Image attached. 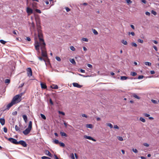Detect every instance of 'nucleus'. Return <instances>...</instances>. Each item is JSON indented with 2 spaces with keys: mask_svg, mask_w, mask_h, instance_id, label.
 <instances>
[{
  "mask_svg": "<svg viewBox=\"0 0 159 159\" xmlns=\"http://www.w3.org/2000/svg\"><path fill=\"white\" fill-rule=\"evenodd\" d=\"M37 29L38 32V36L40 42L35 41L34 46L36 50L39 52V47L40 46L42 52V55L43 57H47V54L46 50V44L43 39V34L42 33L41 26L40 25H36Z\"/></svg>",
  "mask_w": 159,
  "mask_h": 159,
  "instance_id": "obj_1",
  "label": "nucleus"
},
{
  "mask_svg": "<svg viewBox=\"0 0 159 159\" xmlns=\"http://www.w3.org/2000/svg\"><path fill=\"white\" fill-rule=\"evenodd\" d=\"M21 96L22 95H16L14 97L12 101L15 104L20 101H21L20 98H21Z\"/></svg>",
  "mask_w": 159,
  "mask_h": 159,
  "instance_id": "obj_2",
  "label": "nucleus"
},
{
  "mask_svg": "<svg viewBox=\"0 0 159 159\" xmlns=\"http://www.w3.org/2000/svg\"><path fill=\"white\" fill-rule=\"evenodd\" d=\"M8 140L11 143H13V144L16 145L18 144V142L17 141L16 139H15L12 138H10L8 139Z\"/></svg>",
  "mask_w": 159,
  "mask_h": 159,
  "instance_id": "obj_3",
  "label": "nucleus"
},
{
  "mask_svg": "<svg viewBox=\"0 0 159 159\" xmlns=\"http://www.w3.org/2000/svg\"><path fill=\"white\" fill-rule=\"evenodd\" d=\"M20 144L24 147H26L27 144L23 140H20L18 142V144Z\"/></svg>",
  "mask_w": 159,
  "mask_h": 159,
  "instance_id": "obj_4",
  "label": "nucleus"
},
{
  "mask_svg": "<svg viewBox=\"0 0 159 159\" xmlns=\"http://www.w3.org/2000/svg\"><path fill=\"white\" fill-rule=\"evenodd\" d=\"M27 74L28 76H31L32 75V72L31 69L30 68H28L27 70Z\"/></svg>",
  "mask_w": 159,
  "mask_h": 159,
  "instance_id": "obj_5",
  "label": "nucleus"
},
{
  "mask_svg": "<svg viewBox=\"0 0 159 159\" xmlns=\"http://www.w3.org/2000/svg\"><path fill=\"white\" fill-rule=\"evenodd\" d=\"M31 129L30 128H27L25 130L23 131V133L25 135L28 134L30 131Z\"/></svg>",
  "mask_w": 159,
  "mask_h": 159,
  "instance_id": "obj_6",
  "label": "nucleus"
},
{
  "mask_svg": "<svg viewBox=\"0 0 159 159\" xmlns=\"http://www.w3.org/2000/svg\"><path fill=\"white\" fill-rule=\"evenodd\" d=\"M26 12L29 15H30L33 13L32 9L29 7L26 8Z\"/></svg>",
  "mask_w": 159,
  "mask_h": 159,
  "instance_id": "obj_7",
  "label": "nucleus"
},
{
  "mask_svg": "<svg viewBox=\"0 0 159 159\" xmlns=\"http://www.w3.org/2000/svg\"><path fill=\"white\" fill-rule=\"evenodd\" d=\"M14 104H15L14 103L11 101V102L10 103H9L7 105L6 107V109L7 110H9V108Z\"/></svg>",
  "mask_w": 159,
  "mask_h": 159,
  "instance_id": "obj_8",
  "label": "nucleus"
},
{
  "mask_svg": "<svg viewBox=\"0 0 159 159\" xmlns=\"http://www.w3.org/2000/svg\"><path fill=\"white\" fill-rule=\"evenodd\" d=\"M84 138L86 139L92 140L93 141H94V142H95L96 141V140L95 139H94L92 137L90 136H89L84 135Z\"/></svg>",
  "mask_w": 159,
  "mask_h": 159,
  "instance_id": "obj_9",
  "label": "nucleus"
},
{
  "mask_svg": "<svg viewBox=\"0 0 159 159\" xmlns=\"http://www.w3.org/2000/svg\"><path fill=\"white\" fill-rule=\"evenodd\" d=\"M72 84L74 87H76L78 88H81L82 87V85H80L77 83H73Z\"/></svg>",
  "mask_w": 159,
  "mask_h": 159,
  "instance_id": "obj_10",
  "label": "nucleus"
},
{
  "mask_svg": "<svg viewBox=\"0 0 159 159\" xmlns=\"http://www.w3.org/2000/svg\"><path fill=\"white\" fill-rule=\"evenodd\" d=\"M36 25H40V21L39 17L35 18Z\"/></svg>",
  "mask_w": 159,
  "mask_h": 159,
  "instance_id": "obj_11",
  "label": "nucleus"
},
{
  "mask_svg": "<svg viewBox=\"0 0 159 159\" xmlns=\"http://www.w3.org/2000/svg\"><path fill=\"white\" fill-rule=\"evenodd\" d=\"M45 153L50 157H52V155L49 151L48 150H45L44 151Z\"/></svg>",
  "mask_w": 159,
  "mask_h": 159,
  "instance_id": "obj_12",
  "label": "nucleus"
},
{
  "mask_svg": "<svg viewBox=\"0 0 159 159\" xmlns=\"http://www.w3.org/2000/svg\"><path fill=\"white\" fill-rule=\"evenodd\" d=\"M0 123L2 125H4L5 123V119L3 118H0Z\"/></svg>",
  "mask_w": 159,
  "mask_h": 159,
  "instance_id": "obj_13",
  "label": "nucleus"
},
{
  "mask_svg": "<svg viewBox=\"0 0 159 159\" xmlns=\"http://www.w3.org/2000/svg\"><path fill=\"white\" fill-rule=\"evenodd\" d=\"M40 84L41 87L42 89H45L47 88V86L45 84L41 83Z\"/></svg>",
  "mask_w": 159,
  "mask_h": 159,
  "instance_id": "obj_14",
  "label": "nucleus"
},
{
  "mask_svg": "<svg viewBox=\"0 0 159 159\" xmlns=\"http://www.w3.org/2000/svg\"><path fill=\"white\" fill-rule=\"evenodd\" d=\"M86 126L87 128H89L90 129H92L93 128V126L91 124H86Z\"/></svg>",
  "mask_w": 159,
  "mask_h": 159,
  "instance_id": "obj_15",
  "label": "nucleus"
},
{
  "mask_svg": "<svg viewBox=\"0 0 159 159\" xmlns=\"http://www.w3.org/2000/svg\"><path fill=\"white\" fill-rule=\"evenodd\" d=\"M129 78L128 77L125 76H121L120 77V80H125L128 79Z\"/></svg>",
  "mask_w": 159,
  "mask_h": 159,
  "instance_id": "obj_16",
  "label": "nucleus"
},
{
  "mask_svg": "<svg viewBox=\"0 0 159 159\" xmlns=\"http://www.w3.org/2000/svg\"><path fill=\"white\" fill-rule=\"evenodd\" d=\"M22 117L23 118V119L25 121V123H26L27 121V117L26 115H23Z\"/></svg>",
  "mask_w": 159,
  "mask_h": 159,
  "instance_id": "obj_17",
  "label": "nucleus"
},
{
  "mask_svg": "<svg viewBox=\"0 0 159 159\" xmlns=\"http://www.w3.org/2000/svg\"><path fill=\"white\" fill-rule=\"evenodd\" d=\"M133 96L135 98L139 99H140V98L136 94L134 93L132 94Z\"/></svg>",
  "mask_w": 159,
  "mask_h": 159,
  "instance_id": "obj_18",
  "label": "nucleus"
},
{
  "mask_svg": "<svg viewBox=\"0 0 159 159\" xmlns=\"http://www.w3.org/2000/svg\"><path fill=\"white\" fill-rule=\"evenodd\" d=\"M70 61L71 63L73 64V65H75L76 62L75 61L74 59H71L70 60Z\"/></svg>",
  "mask_w": 159,
  "mask_h": 159,
  "instance_id": "obj_19",
  "label": "nucleus"
},
{
  "mask_svg": "<svg viewBox=\"0 0 159 159\" xmlns=\"http://www.w3.org/2000/svg\"><path fill=\"white\" fill-rule=\"evenodd\" d=\"M51 87L54 89H58V87L57 85H53L52 86H51Z\"/></svg>",
  "mask_w": 159,
  "mask_h": 159,
  "instance_id": "obj_20",
  "label": "nucleus"
},
{
  "mask_svg": "<svg viewBox=\"0 0 159 159\" xmlns=\"http://www.w3.org/2000/svg\"><path fill=\"white\" fill-rule=\"evenodd\" d=\"M28 127L31 129L32 128V122L31 121L29 122V125Z\"/></svg>",
  "mask_w": 159,
  "mask_h": 159,
  "instance_id": "obj_21",
  "label": "nucleus"
},
{
  "mask_svg": "<svg viewBox=\"0 0 159 159\" xmlns=\"http://www.w3.org/2000/svg\"><path fill=\"white\" fill-rule=\"evenodd\" d=\"M60 134L62 136H64L66 137H67V134L64 132H60Z\"/></svg>",
  "mask_w": 159,
  "mask_h": 159,
  "instance_id": "obj_22",
  "label": "nucleus"
},
{
  "mask_svg": "<svg viewBox=\"0 0 159 159\" xmlns=\"http://www.w3.org/2000/svg\"><path fill=\"white\" fill-rule=\"evenodd\" d=\"M121 43L124 44V45H126L127 44V43L126 41L124 39H123L121 40Z\"/></svg>",
  "mask_w": 159,
  "mask_h": 159,
  "instance_id": "obj_23",
  "label": "nucleus"
},
{
  "mask_svg": "<svg viewBox=\"0 0 159 159\" xmlns=\"http://www.w3.org/2000/svg\"><path fill=\"white\" fill-rule=\"evenodd\" d=\"M145 64L146 66H150L151 65V63L149 62H145Z\"/></svg>",
  "mask_w": 159,
  "mask_h": 159,
  "instance_id": "obj_24",
  "label": "nucleus"
},
{
  "mask_svg": "<svg viewBox=\"0 0 159 159\" xmlns=\"http://www.w3.org/2000/svg\"><path fill=\"white\" fill-rule=\"evenodd\" d=\"M137 73L134 72H132L130 73V75L133 76H135L137 75Z\"/></svg>",
  "mask_w": 159,
  "mask_h": 159,
  "instance_id": "obj_25",
  "label": "nucleus"
},
{
  "mask_svg": "<svg viewBox=\"0 0 159 159\" xmlns=\"http://www.w3.org/2000/svg\"><path fill=\"white\" fill-rule=\"evenodd\" d=\"M139 120L143 122H145V119L143 118V117H140L139 119Z\"/></svg>",
  "mask_w": 159,
  "mask_h": 159,
  "instance_id": "obj_26",
  "label": "nucleus"
},
{
  "mask_svg": "<svg viewBox=\"0 0 159 159\" xmlns=\"http://www.w3.org/2000/svg\"><path fill=\"white\" fill-rule=\"evenodd\" d=\"M15 129L16 131H20V128L17 125L15 126Z\"/></svg>",
  "mask_w": 159,
  "mask_h": 159,
  "instance_id": "obj_27",
  "label": "nucleus"
},
{
  "mask_svg": "<svg viewBox=\"0 0 159 159\" xmlns=\"http://www.w3.org/2000/svg\"><path fill=\"white\" fill-rule=\"evenodd\" d=\"M151 101L152 103H153L154 104H158V102L157 100H155L154 99H152Z\"/></svg>",
  "mask_w": 159,
  "mask_h": 159,
  "instance_id": "obj_28",
  "label": "nucleus"
},
{
  "mask_svg": "<svg viewBox=\"0 0 159 159\" xmlns=\"http://www.w3.org/2000/svg\"><path fill=\"white\" fill-rule=\"evenodd\" d=\"M107 125L108 126H109L111 128H113V125L111 123H107Z\"/></svg>",
  "mask_w": 159,
  "mask_h": 159,
  "instance_id": "obj_29",
  "label": "nucleus"
},
{
  "mask_svg": "<svg viewBox=\"0 0 159 159\" xmlns=\"http://www.w3.org/2000/svg\"><path fill=\"white\" fill-rule=\"evenodd\" d=\"M10 79H6L5 80V83H8L9 84L10 83Z\"/></svg>",
  "mask_w": 159,
  "mask_h": 159,
  "instance_id": "obj_30",
  "label": "nucleus"
},
{
  "mask_svg": "<svg viewBox=\"0 0 159 159\" xmlns=\"http://www.w3.org/2000/svg\"><path fill=\"white\" fill-rule=\"evenodd\" d=\"M71 158L72 159H75V157L74 154L73 153H71L70 156Z\"/></svg>",
  "mask_w": 159,
  "mask_h": 159,
  "instance_id": "obj_31",
  "label": "nucleus"
},
{
  "mask_svg": "<svg viewBox=\"0 0 159 159\" xmlns=\"http://www.w3.org/2000/svg\"><path fill=\"white\" fill-rule=\"evenodd\" d=\"M117 139L119 140L120 141H122L123 140V138L121 136H118Z\"/></svg>",
  "mask_w": 159,
  "mask_h": 159,
  "instance_id": "obj_32",
  "label": "nucleus"
},
{
  "mask_svg": "<svg viewBox=\"0 0 159 159\" xmlns=\"http://www.w3.org/2000/svg\"><path fill=\"white\" fill-rule=\"evenodd\" d=\"M59 144H60V145L61 147H64L65 146V144L63 143L59 142Z\"/></svg>",
  "mask_w": 159,
  "mask_h": 159,
  "instance_id": "obj_33",
  "label": "nucleus"
},
{
  "mask_svg": "<svg viewBox=\"0 0 159 159\" xmlns=\"http://www.w3.org/2000/svg\"><path fill=\"white\" fill-rule=\"evenodd\" d=\"M93 33L95 34V35H97L98 34V32L95 29H93Z\"/></svg>",
  "mask_w": 159,
  "mask_h": 159,
  "instance_id": "obj_34",
  "label": "nucleus"
},
{
  "mask_svg": "<svg viewBox=\"0 0 159 159\" xmlns=\"http://www.w3.org/2000/svg\"><path fill=\"white\" fill-rule=\"evenodd\" d=\"M40 116H41V117L42 118H43V119L44 120H45L46 119V117L43 114H41Z\"/></svg>",
  "mask_w": 159,
  "mask_h": 159,
  "instance_id": "obj_35",
  "label": "nucleus"
},
{
  "mask_svg": "<svg viewBox=\"0 0 159 159\" xmlns=\"http://www.w3.org/2000/svg\"><path fill=\"white\" fill-rule=\"evenodd\" d=\"M0 42L3 44H5L7 42L6 41L2 39L0 40Z\"/></svg>",
  "mask_w": 159,
  "mask_h": 159,
  "instance_id": "obj_36",
  "label": "nucleus"
},
{
  "mask_svg": "<svg viewBox=\"0 0 159 159\" xmlns=\"http://www.w3.org/2000/svg\"><path fill=\"white\" fill-rule=\"evenodd\" d=\"M131 45L133 46H134V47H136L137 46V44L133 42V43H131Z\"/></svg>",
  "mask_w": 159,
  "mask_h": 159,
  "instance_id": "obj_37",
  "label": "nucleus"
},
{
  "mask_svg": "<svg viewBox=\"0 0 159 159\" xmlns=\"http://www.w3.org/2000/svg\"><path fill=\"white\" fill-rule=\"evenodd\" d=\"M137 41L139 43H143V40L141 39H139L137 40Z\"/></svg>",
  "mask_w": 159,
  "mask_h": 159,
  "instance_id": "obj_38",
  "label": "nucleus"
},
{
  "mask_svg": "<svg viewBox=\"0 0 159 159\" xmlns=\"http://www.w3.org/2000/svg\"><path fill=\"white\" fill-rule=\"evenodd\" d=\"M35 11L36 12L38 13H41V10L39 9H36L35 10Z\"/></svg>",
  "mask_w": 159,
  "mask_h": 159,
  "instance_id": "obj_39",
  "label": "nucleus"
},
{
  "mask_svg": "<svg viewBox=\"0 0 159 159\" xmlns=\"http://www.w3.org/2000/svg\"><path fill=\"white\" fill-rule=\"evenodd\" d=\"M70 50L72 51H75V48L73 46H71L70 47Z\"/></svg>",
  "mask_w": 159,
  "mask_h": 159,
  "instance_id": "obj_40",
  "label": "nucleus"
},
{
  "mask_svg": "<svg viewBox=\"0 0 159 159\" xmlns=\"http://www.w3.org/2000/svg\"><path fill=\"white\" fill-rule=\"evenodd\" d=\"M82 40L83 41H85V42H88V39L87 38H82Z\"/></svg>",
  "mask_w": 159,
  "mask_h": 159,
  "instance_id": "obj_41",
  "label": "nucleus"
},
{
  "mask_svg": "<svg viewBox=\"0 0 159 159\" xmlns=\"http://www.w3.org/2000/svg\"><path fill=\"white\" fill-rule=\"evenodd\" d=\"M151 13L155 16H156L157 14V12L154 10H152Z\"/></svg>",
  "mask_w": 159,
  "mask_h": 159,
  "instance_id": "obj_42",
  "label": "nucleus"
},
{
  "mask_svg": "<svg viewBox=\"0 0 159 159\" xmlns=\"http://www.w3.org/2000/svg\"><path fill=\"white\" fill-rule=\"evenodd\" d=\"M143 115L144 116L146 117H149L150 116V115L149 114L147 113H144Z\"/></svg>",
  "mask_w": 159,
  "mask_h": 159,
  "instance_id": "obj_43",
  "label": "nucleus"
},
{
  "mask_svg": "<svg viewBox=\"0 0 159 159\" xmlns=\"http://www.w3.org/2000/svg\"><path fill=\"white\" fill-rule=\"evenodd\" d=\"M54 143L56 144H59V142L58 140L55 139L54 141Z\"/></svg>",
  "mask_w": 159,
  "mask_h": 159,
  "instance_id": "obj_44",
  "label": "nucleus"
},
{
  "mask_svg": "<svg viewBox=\"0 0 159 159\" xmlns=\"http://www.w3.org/2000/svg\"><path fill=\"white\" fill-rule=\"evenodd\" d=\"M132 150L135 153H137L138 152V150L136 149L133 148Z\"/></svg>",
  "mask_w": 159,
  "mask_h": 159,
  "instance_id": "obj_45",
  "label": "nucleus"
},
{
  "mask_svg": "<svg viewBox=\"0 0 159 159\" xmlns=\"http://www.w3.org/2000/svg\"><path fill=\"white\" fill-rule=\"evenodd\" d=\"M56 59L57 61H61V58L57 56L56 57Z\"/></svg>",
  "mask_w": 159,
  "mask_h": 159,
  "instance_id": "obj_46",
  "label": "nucleus"
},
{
  "mask_svg": "<svg viewBox=\"0 0 159 159\" xmlns=\"http://www.w3.org/2000/svg\"><path fill=\"white\" fill-rule=\"evenodd\" d=\"M58 113L60 114H62V115L64 116L65 115V113L64 112H63V111H58Z\"/></svg>",
  "mask_w": 159,
  "mask_h": 159,
  "instance_id": "obj_47",
  "label": "nucleus"
},
{
  "mask_svg": "<svg viewBox=\"0 0 159 159\" xmlns=\"http://www.w3.org/2000/svg\"><path fill=\"white\" fill-rule=\"evenodd\" d=\"M126 1L127 3L129 4H131L132 2L130 0H126Z\"/></svg>",
  "mask_w": 159,
  "mask_h": 159,
  "instance_id": "obj_48",
  "label": "nucleus"
},
{
  "mask_svg": "<svg viewBox=\"0 0 159 159\" xmlns=\"http://www.w3.org/2000/svg\"><path fill=\"white\" fill-rule=\"evenodd\" d=\"M143 76L142 75H140L138 76V79H143Z\"/></svg>",
  "mask_w": 159,
  "mask_h": 159,
  "instance_id": "obj_49",
  "label": "nucleus"
},
{
  "mask_svg": "<svg viewBox=\"0 0 159 159\" xmlns=\"http://www.w3.org/2000/svg\"><path fill=\"white\" fill-rule=\"evenodd\" d=\"M38 58L41 61H45V60L41 57H38Z\"/></svg>",
  "mask_w": 159,
  "mask_h": 159,
  "instance_id": "obj_50",
  "label": "nucleus"
},
{
  "mask_svg": "<svg viewBox=\"0 0 159 159\" xmlns=\"http://www.w3.org/2000/svg\"><path fill=\"white\" fill-rule=\"evenodd\" d=\"M65 9H66V11L67 12H68L69 11H70V8H69L68 7H66L65 8Z\"/></svg>",
  "mask_w": 159,
  "mask_h": 159,
  "instance_id": "obj_51",
  "label": "nucleus"
},
{
  "mask_svg": "<svg viewBox=\"0 0 159 159\" xmlns=\"http://www.w3.org/2000/svg\"><path fill=\"white\" fill-rule=\"evenodd\" d=\"M131 34L132 36H134L135 35V34L134 32H129V34Z\"/></svg>",
  "mask_w": 159,
  "mask_h": 159,
  "instance_id": "obj_52",
  "label": "nucleus"
},
{
  "mask_svg": "<svg viewBox=\"0 0 159 159\" xmlns=\"http://www.w3.org/2000/svg\"><path fill=\"white\" fill-rule=\"evenodd\" d=\"M143 145L145 146H146V147H148L149 146V145L147 143H143Z\"/></svg>",
  "mask_w": 159,
  "mask_h": 159,
  "instance_id": "obj_53",
  "label": "nucleus"
},
{
  "mask_svg": "<svg viewBox=\"0 0 159 159\" xmlns=\"http://www.w3.org/2000/svg\"><path fill=\"white\" fill-rule=\"evenodd\" d=\"M3 130H4V131L5 133H7V128L4 127L3 128Z\"/></svg>",
  "mask_w": 159,
  "mask_h": 159,
  "instance_id": "obj_54",
  "label": "nucleus"
},
{
  "mask_svg": "<svg viewBox=\"0 0 159 159\" xmlns=\"http://www.w3.org/2000/svg\"><path fill=\"white\" fill-rule=\"evenodd\" d=\"M114 128L115 129H119V127L116 125H114Z\"/></svg>",
  "mask_w": 159,
  "mask_h": 159,
  "instance_id": "obj_55",
  "label": "nucleus"
},
{
  "mask_svg": "<svg viewBox=\"0 0 159 159\" xmlns=\"http://www.w3.org/2000/svg\"><path fill=\"white\" fill-rule=\"evenodd\" d=\"M153 48H154V49L156 51H157L158 49H157V48L156 46H153Z\"/></svg>",
  "mask_w": 159,
  "mask_h": 159,
  "instance_id": "obj_56",
  "label": "nucleus"
},
{
  "mask_svg": "<svg viewBox=\"0 0 159 159\" xmlns=\"http://www.w3.org/2000/svg\"><path fill=\"white\" fill-rule=\"evenodd\" d=\"M82 116L83 117H85V118H87L88 117V116H87L85 114H82Z\"/></svg>",
  "mask_w": 159,
  "mask_h": 159,
  "instance_id": "obj_57",
  "label": "nucleus"
},
{
  "mask_svg": "<svg viewBox=\"0 0 159 159\" xmlns=\"http://www.w3.org/2000/svg\"><path fill=\"white\" fill-rule=\"evenodd\" d=\"M87 66L88 67H89L90 68H92V66L91 64H88Z\"/></svg>",
  "mask_w": 159,
  "mask_h": 159,
  "instance_id": "obj_58",
  "label": "nucleus"
},
{
  "mask_svg": "<svg viewBox=\"0 0 159 159\" xmlns=\"http://www.w3.org/2000/svg\"><path fill=\"white\" fill-rule=\"evenodd\" d=\"M26 40H27L28 41H30L31 40L30 38L29 37H27L26 38Z\"/></svg>",
  "mask_w": 159,
  "mask_h": 159,
  "instance_id": "obj_59",
  "label": "nucleus"
},
{
  "mask_svg": "<svg viewBox=\"0 0 159 159\" xmlns=\"http://www.w3.org/2000/svg\"><path fill=\"white\" fill-rule=\"evenodd\" d=\"M141 1L144 4H146L147 2L145 0H141Z\"/></svg>",
  "mask_w": 159,
  "mask_h": 159,
  "instance_id": "obj_60",
  "label": "nucleus"
},
{
  "mask_svg": "<svg viewBox=\"0 0 159 159\" xmlns=\"http://www.w3.org/2000/svg\"><path fill=\"white\" fill-rule=\"evenodd\" d=\"M24 83H23L21 84L19 86V87L21 88V87H22L24 86Z\"/></svg>",
  "mask_w": 159,
  "mask_h": 159,
  "instance_id": "obj_61",
  "label": "nucleus"
},
{
  "mask_svg": "<svg viewBox=\"0 0 159 159\" xmlns=\"http://www.w3.org/2000/svg\"><path fill=\"white\" fill-rule=\"evenodd\" d=\"M145 14L148 16H149L150 15V13L148 11H146L145 12Z\"/></svg>",
  "mask_w": 159,
  "mask_h": 159,
  "instance_id": "obj_62",
  "label": "nucleus"
},
{
  "mask_svg": "<svg viewBox=\"0 0 159 159\" xmlns=\"http://www.w3.org/2000/svg\"><path fill=\"white\" fill-rule=\"evenodd\" d=\"M80 72L81 73H84L85 72V71L84 70H83L82 69H80Z\"/></svg>",
  "mask_w": 159,
  "mask_h": 159,
  "instance_id": "obj_63",
  "label": "nucleus"
},
{
  "mask_svg": "<svg viewBox=\"0 0 159 159\" xmlns=\"http://www.w3.org/2000/svg\"><path fill=\"white\" fill-rule=\"evenodd\" d=\"M54 157L55 159H59L57 156L56 155H54Z\"/></svg>",
  "mask_w": 159,
  "mask_h": 159,
  "instance_id": "obj_64",
  "label": "nucleus"
}]
</instances>
